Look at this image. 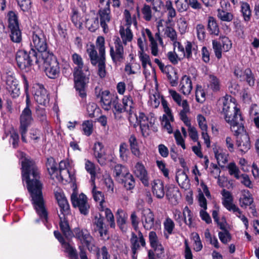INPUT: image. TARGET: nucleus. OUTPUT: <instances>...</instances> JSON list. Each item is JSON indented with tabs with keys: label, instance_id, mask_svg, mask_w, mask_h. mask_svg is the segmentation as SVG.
Returning <instances> with one entry per match:
<instances>
[{
	"label": "nucleus",
	"instance_id": "1",
	"mask_svg": "<svg viewBox=\"0 0 259 259\" xmlns=\"http://www.w3.org/2000/svg\"><path fill=\"white\" fill-rule=\"evenodd\" d=\"M17 156L21 160L22 180L27 184V189L31 197L32 203L37 214L45 223L48 221V211L42 195V184L39 181L38 170L33 161L26 157L23 152L18 151Z\"/></svg>",
	"mask_w": 259,
	"mask_h": 259
},
{
	"label": "nucleus",
	"instance_id": "2",
	"mask_svg": "<svg viewBox=\"0 0 259 259\" xmlns=\"http://www.w3.org/2000/svg\"><path fill=\"white\" fill-rule=\"evenodd\" d=\"M57 164L52 157L48 158L46 166L51 178L63 184L75 182V170L73 162L69 159L62 160L59 163V170Z\"/></svg>",
	"mask_w": 259,
	"mask_h": 259
},
{
	"label": "nucleus",
	"instance_id": "3",
	"mask_svg": "<svg viewBox=\"0 0 259 259\" xmlns=\"http://www.w3.org/2000/svg\"><path fill=\"white\" fill-rule=\"evenodd\" d=\"M220 101L222 104V113L232 132H242L243 118L236 99L230 95H226Z\"/></svg>",
	"mask_w": 259,
	"mask_h": 259
},
{
	"label": "nucleus",
	"instance_id": "4",
	"mask_svg": "<svg viewBox=\"0 0 259 259\" xmlns=\"http://www.w3.org/2000/svg\"><path fill=\"white\" fill-rule=\"evenodd\" d=\"M72 59L76 65L73 70L74 87L79 95L83 98L86 96L85 88L89 82V78L86 77L82 72L83 62L81 57L76 53H74L72 55Z\"/></svg>",
	"mask_w": 259,
	"mask_h": 259
},
{
	"label": "nucleus",
	"instance_id": "5",
	"mask_svg": "<svg viewBox=\"0 0 259 259\" xmlns=\"http://www.w3.org/2000/svg\"><path fill=\"white\" fill-rule=\"evenodd\" d=\"M24 87L25 93L26 95V107L22 111L20 116V133L21 135V139L23 142L26 143V134L27 133V128L33 121L32 113L29 109L30 100L28 94V83L25 78L24 81Z\"/></svg>",
	"mask_w": 259,
	"mask_h": 259
},
{
	"label": "nucleus",
	"instance_id": "6",
	"mask_svg": "<svg viewBox=\"0 0 259 259\" xmlns=\"http://www.w3.org/2000/svg\"><path fill=\"white\" fill-rule=\"evenodd\" d=\"M130 123L134 127L140 126V128L144 136L148 135L149 131L155 122V119L152 116H147L143 112L139 111L138 114L135 112L128 116Z\"/></svg>",
	"mask_w": 259,
	"mask_h": 259
},
{
	"label": "nucleus",
	"instance_id": "7",
	"mask_svg": "<svg viewBox=\"0 0 259 259\" xmlns=\"http://www.w3.org/2000/svg\"><path fill=\"white\" fill-rule=\"evenodd\" d=\"M16 60L18 66L21 69L31 66L34 63L37 64L41 63L38 54L33 48L29 53L23 50L18 51L16 55Z\"/></svg>",
	"mask_w": 259,
	"mask_h": 259
},
{
	"label": "nucleus",
	"instance_id": "8",
	"mask_svg": "<svg viewBox=\"0 0 259 259\" xmlns=\"http://www.w3.org/2000/svg\"><path fill=\"white\" fill-rule=\"evenodd\" d=\"M31 46L39 52L37 53L38 57L40 55L41 58H44L48 54H50L47 51L48 45L46 35L41 30H36L32 35Z\"/></svg>",
	"mask_w": 259,
	"mask_h": 259
},
{
	"label": "nucleus",
	"instance_id": "9",
	"mask_svg": "<svg viewBox=\"0 0 259 259\" xmlns=\"http://www.w3.org/2000/svg\"><path fill=\"white\" fill-rule=\"evenodd\" d=\"M102 107L105 110L112 109L115 116V113L121 109L118 105L117 96L110 94L108 90L102 91L99 93Z\"/></svg>",
	"mask_w": 259,
	"mask_h": 259
},
{
	"label": "nucleus",
	"instance_id": "10",
	"mask_svg": "<svg viewBox=\"0 0 259 259\" xmlns=\"http://www.w3.org/2000/svg\"><path fill=\"white\" fill-rule=\"evenodd\" d=\"M45 67L46 75L50 78L55 79L59 76L60 66L56 57L52 54H48L44 58H41Z\"/></svg>",
	"mask_w": 259,
	"mask_h": 259
},
{
	"label": "nucleus",
	"instance_id": "11",
	"mask_svg": "<svg viewBox=\"0 0 259 259\" xmlns=\"http://www.w3.org/2000/svg\"><path fill=\"white\" fill-rule=\"evenodd\" d=\"M133 93H131L129 94L123 96L122 99L121 105L118 102V105L121 109L120 111H117L115 113V118L120 119L122 117V113L123 112H126L128 113V116L133 114L136 106L133 97Z\"/></svg>",
	"mask_w": 259,
	"mask_h": 259
},
{
	"label": "nucleus",
	"instance_id": "12",
	"mask_svg": "<svg viewBox=\"0 0 259 259\" xmlns=\"http://www.w3.org/2000/svg\"><path fill=\"white\" fill-rule=\"evenodd\" d=\"M72 236L75 237L83 245L86 246L89 250L94 249V239L86 229L75 228L73 230Z\"/></svg>",
	"mask_w": 259,
	"mask_h": 259
},
{
	"label": "nucleus",
	"instance_id": "13",
	"mask_svg": "<svg viewBox=\"0 0 259 259\" xmlns=\"http://www.w3.org/2000/svg\"><path fill=\"white\" fill-rule=\"evenodd\" d=\"M71 201L73 206L78 208L81 214L86 215L89 213L90 205L84 194L81 193L78 195L74 191L71 195Z\"/></svg>",
	"mask_w": 259,
	"mask_h": 259
},
{
	"label": "nucleus",
	"instance_id": "14",
	"mask_svg": "<svg viewBox=\"0 0 259 259\" xmlns=\"http://www.w3.org/2000/svg\"><path fill=\"white\" fill-rule=\"evenodd\" d=\"M236 136V145L238 150L241 152V154H243L247 152L250 148V139L248 135L244 131V127L243 125V131H237V133L232 132Z\"/></svg>",
	"mask_w": 259,
	"mask_h": 259
},
{
	"label": "nucleus",
	"instance_id": "15",
	"mask_svg": "<svg viewBox=\"0 0 259 259\" xmlns=\"http://www.w3.org/2000/svg\"><path fill=\"white\" fill-rule=\"evenodd\" d=\"M161 104L164 112L162 116L161 124L168 134H171L173 129L171 123L174 121V116L171 109L168 106L167 102L165 100H162Z\"/></svg>",
	"mask_w": 259,
	"mask_h": 259
},
{
	"label": "nucleus",
	"instance_id": "16",
	"mask_svg": "<svg viewBox=\"0 0 259 259\" xmlns=\"http://www.w3.org/2000/svg\"><path fill=\"white\" fill-rule=\"evenodd\" d=\"M232 44L228 37L224 36L221 38V42L212 41V48L216 57L220 59L222 58V52H227L232 48Z\"/></svg>",
	"mask_w": 259,
	"mask_h": 259
},
{
	"label": "nucleus",
	"instance_id": "17",
	"mask_svg": "<svg viewBox=\"0 0 259 259\" xmlns=\"http://www.w3.org/2000/svg\"><path fill=\"white\" fill-rule=\"evenodd\" d=\"M34 99L39 104L46 106L49 102V95L44 86L40 84H35L32 89Z\"/></svg>",
	"mask_w": 259,
	"mask_h": 259
},
{
	"label": "nucleus",
	"instance_id": "18",
	"mask_svg": "<svg viewBox=\"0 0 259 259\" xmlns=\"http://www.w3.org/2000/svg\"><path fill=\"white\" fill-rule=\"evenodd\" d=\"M110 55L114 63L121 62L124 58V49L122 44L119 37L114 41V47L110 46Z\"/></svg>",
	"mask_w": 259,
	"mask_h": 259
},
{
	"label": "nucleus",
	"instance_id": "19",
	"mask_svg": "<svg viewBox=\"0 0 259 259\" xmlns=\"http://www.w3.org/2000/svg\"><path fill=\"white\" fill-rule=\"evenodd\" d=\"M168 92L174 101L183 108L180 112V118L187 116V114L190 112V107L187 100H182L181 95L174 90H169Z\"/></svg>",
	"mask_w": 259,
	"mask_h": 259
},
{
	"label": "nucleus",
	"instance_id": "20",
	"mask_svg": "<svg viewBox=\"0 0 259 259\" xmlns=\"http://www.w3.org/2000/svg\"><path fill=\"white\" fill-rule=\"evenodd\" d=\"M133 172L143 184L148 186L149 184V176L144 165L141 161L137 162L133 168Z\"/></svg>",
	"mask_w": 259,
	"mask_h": 259
},
{
	"label": "nucleus",
	"instance_id": "21",
	"mask_svg": "<svg viewBox=\"0 0 259 259\" xmlns=\"http://www.w3.org/2000/svg\"><path fill=\"white\" fill-rule=\"evenodd\" d=\"M197 121L201 131V136L207 148L210 147V137L208 134V125L205 117L201 114L197 116Z\"/></svg>",
	"mask_w": 259,
	"mask_h": 259
},
{
	"label": "nucleus",
	"instance_id": "22",
	"mask_svg": "<svg viewBox=\"0 0 259 259\" xmlns=\"http://www.w3.org/2000/svg\"><path fill=\"white\" fill-rule=\"evenodd\" d=\"M94 155L100 164L103 165L108 161L104 145L102 142H95L93 147Z\"/></svg>",
	"mask_w": 259,
	"mask_h": 259
},
{
	"label": "nucleus",
	"instance_id": "23",
	"mask_svg": "<svg viewBox=\"0 0 259 259\" xmlns=\"http://www.w3.org/2000/svg\"><path fill=\"white\" fill-rule=\"evenodd\" d=\"M141 221L143 227L147 230H149L154 227V215L150 209L146 208L142 210Z\"/></svg>",
	"mask_w": 259,
	"mask_h": 259
},
{
	"label": "nucleus",
	"instance_id": "24",
	"mask_svg": "<svg viewBox=\"0 0 259 259\" xmlns=\"http://www.w3.org/2000/svg\"><path fill=\"white\" fill-rule=\"evenodd\" d=\"M131 249L133 253V259H136L137 256L136 254L137 251L139 249L140 245L144 246L146 244L145 239L144 238L142 233L138 232V235L133 234L131 238Z\"/></svg>",
	"mask_w": 259,
	"mask_h": 259
},
{
	"label": "nucleus",
	"instance_id": "25",
	"mask_svg": "<svg viewBox=\"0 0 259 259\" xmlns=\"http://www.w3.org/2000/svg\"><path fill=\"white\" fill-rule=\"evenodd\" d=\"M6 88L9 94L13 98L19 96L20 89L18 87L17 80L11 75H8L6 79Z\"/></svg>",
	"mask_w": 259,
	"mask_h": 259
},
{
	"label": "nucleus",
	"instance_id": "26",
	"mask_svg": "<svg viewBox=\"0 0 259 259\" xmlns=\"http://www.w3.org/2000/svg\"><path fill=\"white\" fill-rule=\"evenodd\" d=\"M55 237L61 243L64 251L68 253L70 259H78L76 249L71 246L69 243L64 241V238L58 231L54 232Z\"/></svg>",
	"mask_w": 259,
	"mask_h": 259
},
{
	"label": "nucleus",
	"instance_id": "27",
	"mask_svg": "<svg viewBox=\"0 0 259 259\" xmlns=\"http://www.w3.org/2000/svg\"><path fill=\"white\" fill-rule=\"evenodd\" d=\"M179 91L185 96L190 94L193 89L191 77L187 75H183L180 81Z\"/></svg>",
	"mask_w": 259,
	"mask_h": 259
},
{
	"label": "nucleus",
	"instance_id": "28",
	"mask_svg": "<svg viewBox=\"0 0 259 259\" xmlns=\"http://www.w3.org/2000/svg\"><path fill=\"white\" fill-rule=\"evenodd\" d=\"M154 62L157 64L161 71L167 74V77L170 82V84L172 87L176 86L178 84L177 78L174 79L171 74H170V71L171 73H174L175 75L176 73L173 71L172 67L171 66H165L158 59L155 58Z\"/></svg>",
	"mask_w": 259,
	"mask_h": 259
},
{
	"label": "nucleus",
	"instance_id": "29",
	"mask_svg": "<svg viewBox=\"0 0 259 259\" xmlns=\"http://www.w3.org/2000/svg\"><path fill=\"white\" fill-rule=\"evenodd\" d=\"M198 197L199 205L203 208L200 211V216L202 220L207 224H209L211 222V219L209 214L205 211L207 209L206 199L201 192L198 194Z\"/></svg>",
	"mask_w": 259,
	"mask_h": 259
},
{
	"label": "nucleus",
	"instance_id": "30",
	"mask_svg": "<svg viewBox=\"0 0 259 259\" xmlns=\"http://www.w3.org/2000/svg\"><path fill=\"white\" fill-rule=\"evenodd\" d=\"M152 191L153 195L158 199L162 198L165 195L163 182L160 179L153 180L151 183Z\"/></svg>",
	"mask_w": 259,
	"mask_h": 259
},
{
	"label": "nucleus",
	"instance_id": "31",
	"mask_svg": "<svg viewBox=\"0 0 259 259\" xmlns=\"http://www.w3.org/2000/svg\"><path fill=\"white\" fill-rule=\"evenodd\" d=\"M212 150L219 165H223L228 161V154L223 148L214 145L213 146Z\"/></svg>",
	"mask_w": 259,
	"mask_h": 259
},
{
	"label": "nucleus",
	"instance_id": "32",
	"mask_svg": "<svg viewBox=\"0 0 259 259\" xmlns=\"http://www.w3.org/2000/svg\"><path fill=\"white\" fill-rule=\"evenodd\" d=\"M222 195V204L229 211L237 205L233 203V197L230 192L223 189L221 192Z\"/></svg>",
	"mask_w": 259,
	"mask_h": 259
},
{
	"label": "nucleus",
	"instance_id": "33",
	"mask_svg": "<svg viewBox=\"0 0 259 259\" xmlns=\"http://www.w3.org/2000/svg\"><path fill=\"white\" fill-rule=\"evenodd\" d=\"M104 218L100 213H96L93 219V224L95 227V230L98 231L101 237H103L107 233V230L104 226Z\"/></svg>",
	"mask_w": 259,
	"mask_h": 259
},
{
	"label": "nucleus",
	"instance_id": "34",
	"mask_svg": "<svg viewBox=\"0 0 259 259\" xmlns=\"http://www.w3.org/2000/svg\"><path fill=\"white\" fill-rule=\"evenodd\" d=\"M239 202L240 207L243 208H246L253 203V198L248 190L241 191Z\"/></svg>",
	"mask_w": 259,
	"mask_h": 259
},
{
	"label": "nucleus",
	"instance_id": "35",
	"mask_svg": "<svg viewBox=\"0 0 259 259\" xmlns=\"http://www.w3.org/2000/svg\"><path fill=\"white\" fill-rule=\"evenodd\" d=\"M138 55L140 61L141 62L142 66L144 68V73L147 77L150 74V71L147 68V67L149 66L151 69H152V63L150 56L147 54L145 51L138 52Z\"/></svg>",
	"mask_w": 259,
	"mask_h": 259
},
{
	"label": "nucleus",
	"instance_id": "36",
	"mask_svg": "<svg viewBox=\"0 0 259 259\" xmlns=\"http://www.w3.org/2000/svg\"><path fill=\"white\" fill-rule=\"evenodd\" d=\"M119 34L122 39L121 42L124 45H126L127 43L131 42L133 39V33L130 27L121 26L119 29Z\"/></svg>",
	"mask_w": 259,
	"mask_h": 259
},
{
	"label": "nucleus",
	"instance_id": "37",
	"mask_svg": "<svg viewBox=\"0 0 259 259\" xmlns=\"http://www.w3.org/2000/svg\"><path fill=\"white\" fill-rule=\"evenodd\" d=\"M110 12L109 8H105L99 11L100 24L104 32L108 28L107 24L110 20Z\"/></svg>",
	"mask_w": 259,
	"mask_h": 259
},
{
	"label": "nucleus",
	"instance_id": "38",
	"mask_svg": "<svg viewBox=\"0 0 259 259\" xmlns=\"http://www.w3.org/2000/svg\"><path fill=\"white\" fill-rule=\"evenodd\" d=\"M86 28L91 32H95L99 27L98 18L95 15L87 16L85 18Z\"/></svg>",
	"mask_w": 259,
	"mask_h": 259
},
{
	"label": "nucleus",
	"instance_id": "39",
	"mask_svg": "<svg viewBox=\"0 0 259 259\" xmlns=\"http://www.w3.org/2000/svg\"><path fill=\"white\" fill-rule=\"evenodd\" d=\"M185 124L188 127V133L190 137L194 142H198V134L196 128L192 126L191 124V122L189 118L187 117V115L180 118Z\"/></svg>",
	"mask_w": 259,
	"mask_h": 259
},
{
	"label": "nucleus",
	"instance_id": "40",
	"mask_svg": "<svg viewBox=\"0 0 259 259\" xmlns=\"http://www.w3.org/2000/svg\"><path fill=\"white\" fill-rule=\"evenodd\" d=\"M60 217V228L64 235L67 239L72 237V233L70 230L68 222L65 218V215H63L62 217L59 215Z\"/></svg>",
	"mask_w": 259,
	"mask_h": 259
},
{
	"label": "nucleus",
	"instance_id": "41",
	"mask_svg": "<svg viewBox=\"0 0 259 259\" xmlns=\"http://www.w3.org/2000/svg\"><path fill=\"white\" fill-rule=\"evenodd\" d=\"M87 52L89 56L92 64L93 65H97L98 62L100 61L102 56L100 54L99 55H98L95 46L92 44L87 45Z\"/></svg>",
	"mask_w": 259,
	"mask_h": 259
},
{
	"label": "nucleus",
	"instance_id": "42",
	"mask_svg": "<svg viewBox=\"0 0 259 259\" xmlns=\"http://www.w3.org/2000/svg\"><path fill=\"white\" fill-rule=\"evenodd\" d=\"M149 239L151 246L154 248L155 251H159V253H162L163 248L160 244L157 234L155 232L151 231L149 232Z\"/></svg>",
	"mask_w": 259,
	"mask_h": 259
},
{
	"label": "nucleus",
	"instance_id": "43",
	"mask_svg": "<svg viewBox=\"0 0 259 259\" xmlns=\"http://www.w3.org/2000/svg\"><path fill=\"white\" fill-rule=\"evenodd\" d=\"M168 200L172 204H176L180 197V192L177 188L169 187L166 194Z\"/></svg>",
	"mask_w": 259,
	"mask_h": 259
},
{
	"label": "nucleus",
	"instance_id": "44",
	"mask_svg": "<svg viewBox=\"0 0 259 259\" xmlns=\"http://www.w3.org/2000/svg\"><path fill=\"white\" fill-rule=\"evenodd\" d=\"M92 193L95 201L99 202V209L103 210L106 206L103 193L100 191L97 190L95 186L93 189Z\"/></svg>",
	"mask_w": 259,
	"mask_h": 259
},
{
	"label": "nucleus",
	"instance_id": "45",
	"mask_svg": "<svg viewBox=\"0 0 259 259\" xmlns=\"http://www.w3.org/2000/svg\"><path fill=\"white\" fill-rule=\"evenodd\" d=\"M208 87L214 92L220 89L221 83L219 79L213 74H209L207 77Z\"/></svg>",
	"mask_w": 259,
	"mask_h": 259
},
{
	"label": "nucleus",
	"instance_id": "46",
	"mask_svg": "<svg viewBox=\"0 0 259 259\" xmlns=\"http://www.w3.org/2000/svg\"><path fill=\"white\" fill-rule=\"evenodd\" d=\"M81 131L83 135L89 137L94 131L93 121L92 120H86L82 122L81 126Z\"/></svg>",
	"mask_w": 259,
	"mask_h": 259
},
{
	"label": "nucleus",
	"instance_id": "47",
	"mask_svg": "<svg viewBox=\"0 0 259 259\" xmlns=\"http://www.w3.org/2000/svg\"><path fill=\"white\" fill-rule=\"evenodd\" d=\"M183 220L189 227L194 226V214L188 206H185L183 211Z\"/></svg>",
	"mask_w": 259,
	"mask_h": 259
},
{
	"label": "nucleus",
	"instance_id": "48",
	"mask_svg": "<svg viewBox=\"0 0 259 259\" xmlns=\"http://www.w3.org/2000/svg\"><path fill=\"white\" fill-rule=\"evenodd\" d=\"M71 20L74 25L76 28L79 29H81L82 28V20L81 15L74 9L72 10Z\"/></svg>",
	"mask_w": 259,
	"mask_h": 259
},
{
	"label": "nucleus",
	"instance_id": "49",
	"mask_svg": "<svg viewBox=\"0 0 259 259\" xmlns=\"http://www.w3.org/2000/svg\"><path fill=\"white\" fill-rule=\"evenodd\" d=\"M163 226L164 235L166 238H168L169 235L173 233L175 226V223L171 219L167 218L163 222Z\"/></svg>",
	"mask_w": 259,
	"mask_h": 259
},
{
	"label": "nucleus",
	"instance_id": "50",
	"mask_svg": "<svg viewBox=\"0 0 259 259\" xmlns=\"http://www.w3.org/2000/svg\"><path fill=\"white\" fill-rule=\"evenodd\" d=\"M250 118L252 120L256 127L259 128V112L258 107L256 104L251 106L249 109Z\"/></svg>",
	"mask_w": 259,
	"mask_h": 259
},
{
	"label": "nucleus",
	"instance_id": "51",
	"mask_svg": "<svg viewBox=\"0 0 259 259\" xmlns=\"http://www.w3.org/2000/svg\"><path fill=\"white\" fill-rule=\"evenodd\" d=\"M117 223L121 229H123L127 219V214L121 209H118L116 212Z\"/></svg>",
	"mask_w": 259,
	"mask_h": 259
},
{
	"label": "nucleus",
	"instance_id": "52",
	"mask_svg": "<svg viewBox=\"0 0 259 259\" xmlns=\"http://www.w3.org/2000/svg\"><path fill=\"white\" fill-rule=\"evenodd\" d=\"M126 172H129L127 168L120 164L116 165L113 170L114 176L118 181L124 178Z\"/></svg>",
	"mask_w": 259,
	"mask_h": 259
},
{
	"label": "nucleus",
	"instance_id": "53",
	"mask_svg": "<svg viewBox=\"0 0 259 259\" xmlns=\"http://www.w3.org/2000/svg\"><path fill=\"white\" fill-rule=\"evenodd\" d=\"M234 207L235 208H234L230 211L232 212L236 217L239 218L243 223L245 229H247L249 227L248 219L244 215V214L243 213V212L237 206Z\"/></svg>",
	"mask_w": 259,
	"mask_h": 259
},
{
	"label": "nucleus",
	"instance_id": "54",
	"mask_svg": "<svg viewBox=\"0 0 259 259\" xmlns=\"http://www.w3.org/2000/svg\"><path fill=\"white\" fill-rule=\"evenodd\" d=\"M120 181L124 183V186L127 190H131L135 187V180L130 172H126L125 177Z\"/></svg>",
	"mask_w": 259,
	"mask_h": 259
},
{
	"label": "nucleus",
	"instance_id": "55",
	"mask_svg": "<svg viewBox=\"0 0 259 259\" xmlns=\"http://www.w3.org/2000/svg\"><path fill=\"white\" fill-rule=\"evenodd\" d=\"M208 29L210 33L214 35H218L219 28L214 18L210 17L208 20Z\"/></svg>",
	"mask_w": 259,
	"mask_h": 259
},
{
	"label": "nucleus",
	"instance_id": "56",
	"mask_svg": "<svg viewBox=\"0 0 259 259\" xmlns=\"http://www.w3.org/2000/svg\"><path fill=\"white\" fill-rule=\"evenodd\" d=\"M197 46L194 44L189 41H187L185 45V55L184 57L189 59L192 57V51H195Z\"/></svg>",
	"mask_w": 259,
	"mask_h": 259
},
{
	"label": "nucleus",
	"instance_id": "57",
	"mask_svg": "<svg viewBox=\"0 0 259 259\" xmlns=\"http://www.w3.org/2000/svg\"><path fill=\"white\" fill-rule=\"evenodd\" d=\"M8 19L10 29L19 27L17 16L14 12L11 11L8 13Z\"/></svg>",
	"mask_w": 259,
	"mask_h": 259
},
{
	"label": "nucleus",
	"instance_id": "58",
	"mask_svg": "<svg viewBox=\"0 0 259 259\" xmlns=\"http://www.w3.org/2000/svg\"><path fill=\"white\" fill-rule=\"evenodd\" d=\"M241 11L245 21H249L250 20L251 11L250 6L246 3H243L241 6Z\"/></svg>",
	"mask_w": 259,
	"mask_h": 259
},
{
	"label": "nucleus",
	"instance_id": "59",
	"mask_svg": "<svg viewBox=\"0 0 259 259\" xmlns=\"http://www.w3.org/2000/svg\"><path fill=\"white\" fill-rule=\"evenodd\" d=\"M229 173L231 176H234L236 179L240 178V171L234 162H230L227 166Z\"/></svg>",
	"mask_w": 259,
	"mask_h": 259
},
{
	"label": "nucleus",
	"instance_id": "60",
	"mask_svg": "<svg viewBox=\"0 0 259 259\" xmlns=\"http://www.w3.org/2000/svg\"><path fill=\"white\" fill-rule=\"evenodd\" d=\"M176 181L179 185L182 187L186 186V185L189 182L188 176L184 171L179 172L177 174Z\"/></svg>",
	"mask_w": 259,
	"mask_h": 259
},
{
	"label": "nucleus",
	"instance_id": "61",
	"mask_svg": "<svg viewBox=\"0 0 259 259\" xmlns=\"http://www.w3.org/2000/svg\"><path fill=\"white\" fill-rule=\"evenodd\" d=\"M11 38L13 42H20L22 40V33L19 27L10 28Z\"/></svg>",
	"mask_w": 259,
	"mask_h": 259
},
{
	"label": "nucleus",
	"instance_id": "62",
	"mask_svg": "<svg viewBox=\"0 0 259 259\" xmlns=\"http://www.w3.org/2000/svg\"><path fill=\"white\" fill-rule=\"evenodd\" d=\"M192 236V239L194 241L193 249L196 251H200L203 247V245L199 235L197 233H193Z\"/></svg>",
	"mask_w": 259,
	"mask_h": 259
},
{
	"label": "nucleus",
	"instance_id": "63",
	"mask_svg": "<svg viewBox=\"0 0 259 259\" xmlns=\"http://www.w3.org/2000/svg\"><path fill=\"white\" fill-rule=\"evenodd\" d=\"M96 46L98 49L99 53L101 56H105V39L102 36L97 37L96 41Z\"/></svg>",
	"mask_w": 259,
	"mask_h": 259
},
{
	"label": "nucleus",
	"instance_id": "64",
	"mask_svg": "<svg viewBox=\"0 0 259 259\" xmlns=\"http://www.w3.org/2000/svg\"><path fill=\"white\" fill-rule=\"evenodd\" d=\"M140 68V65L136 63H130L125 67V71L128 74H135Z\"/></svg>",
	"mask_w": 259,
	"mask_h": 259
}]
</instances>
